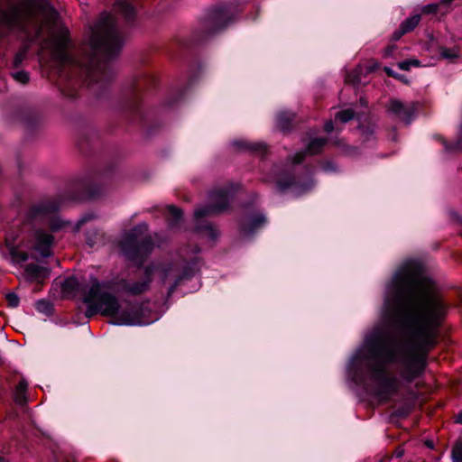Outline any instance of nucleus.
<instances>
[{"label":"nucleus","instance_id":"18","mask_svg":"<svg viewBox=\"0 0 462 462\" xmlns=\"http://www.w3.org/2000/svg\"><path fill=\"white\" fill-rule=\"evenodd\" d=\"M326 143L323 138H315L310 142L307 147V152L310 154L319 153Z\"/></svg>","mask_w":462,"mask_h":462},{"label":"nucleus","instance_id":"46","mask_svg":"<svg viewBox=\"0 0 462 462\" xmlns=\"http://www.w3.org/2000/svg\"><path fill=\"white\" fill-rule=\"evenodd\" d=\"M224 16H225L224 14H219L218 18H222Z\"/></svg>","mask_w":462,"mask_h":462},{"label":"nucleus","instance_id":"5","mask_svg":"<svg viewBox=\"0 0 462 462\" xmlns=\"http://www.w3.org/2000/svg\"><path fill=\"white\" fill-rule=\"evenodd\" d=\"M199 271L198 262L182 265L179 262L160 263L145 268L143 277L140 281L125 282L124 289L126 292L138 295L148 291L153 276H157L162 284L168 285V294L184 282L189 280Z\"/></svg>","mask_w":462,"mask_h":462},{"label":"nucleus","instance_id":"45","mask_svg":"<svg viewBox=\"0 0 462 462\" xmlns=\"http://www.w3.org/2000/svg\"><path fill=\"white\" fill-rule=\"evenodd\" d=\"M360 102H362L363 105H366V102L363 99H360Z\"/></svg>","mask_w":462,"mask_h":462},{"label":"nucleus","instance_id":"42","mask_svg":"<svg viewBox=\"0 0 462 462\" xmlns=\"http://www.w3.org/2000/svg\"><path fill=\"white\" fill-rule=\"evenodd\" d=\"M409 61H411V66L418 67L420 64V61L418 60H410Z\"/></svg>","mask_w":462,"mask_h":462},{"label":"nucleus","instance_id":"10","mask_svg":"<svg viewBox=\"0 0 462 462\" xmlns=\"http://www.w3.org/2000/svg\"><path fill=\"white\" fill-rule=\"evenodd\" d=\"M24 273L30 281L42 282L49 276L50 271L37 263H29L25 266Z\"/></svg>","mask_w":462,"mask_h":462},{"label":"nucleus","instance_id":"7","mask_svg":"<svg viewBox=\"0 0 462 462\" xmlns=\"http://www.w3.org/2000/svg\"><path fill=\"white\" fill-rule=\"evenodd\" d=\"M234 197L233 186H226L213 190L208 197V205L199 207L194 213L199 224L200 218L218 214L226 210Z\"/></svg>","mask_w":462,"mask_h":462},{"label":"nucleus","instance_id":"15","mask_svg":"<svg viewBox=\"0 0 462 462\" xmlns=\"http://www.w3.org/2000/svg\"><path fill=\"white\" fill-rule=\"evenodd\" d=\"M293 118V115L287 111H282L277 116V125L278 127L285 131L289 128L291 122Z\"/></svg>","mask_w":462,"mask_h":462},{"label":"nucleus","instance_id":"24","mask_svg":"<svg viewBox=\"0 0 462 462\" xmlns=\"http://www.w3.org/2000/svg\"><path fill=\"white\" fill-rule=\"evenodd\" d=\"M13 78L19 83L26 84L29 81V74L25 71H17L13 74Z\"/></svg>","mask_w":462,"mask_h":462},{"label":"nucleus","instance_id":"28","mask_svg":"<svg viewBox=\"0 0 462 462\" xmlns=\"http://www.w3.org/2000/svg\"><path fill=\"white\" fill-rule=\"evenodd\" d=\"M204 231L206 235L211 239H215L218 234L217 230L211 225H207L204 228Z\"/></svg>","mask_w":462,"mask_h":462},{"label":"nucleus","instance_id":"35","mask_svg":"<svg viewBox=\"0 0 462 462\" xmlns=\"http://www.w3.org/2000/svg\"><path fill=\"white\" fill-rule=\"evenodd\" d=\"M393 51H394V46H390V47L386 48V49L384 50L383 56H384V57L392 56V55H393Z\"/></svg>","mask_w":462,"mask_h":462},{"label":"nucleus","instance_id":"29","mask_svg":"<svg viewBox=\"0 0 462 462\" xmlns=\"http://www.w3.org/2000/svg\"><path fill=\"white\" fill-rule=\"evenodd\" d=\"M439 9V5L430 4L422 7V13L425 14H435Z\"/></svg>","mask_w":462,"mask_h":462},{"label":"nucleus","instance_id":"39","mask_svg":"<svg viewBox=\"0 0 462 462\" xmlns=\"http://www.w3.org/2000/svg\"><path fill=\"white\" fill-rule=\"evenodd\" d=\"M455 421L462 424V410L457 414Z\"/></svg>","mask_w":462,"mask_h":462},{"label":"nucleus","instance_id":"26","mask_svg":"<svg viewBox=\"0 0 462 462\" xmlns=\"http://www.w3.org/2000/svg\"><path fill=\"white\" fill-rule=\"evenodd\" d=\"M294 185V181L291 178H289L288 181H285L283 177H278L277 179V186L279 189L283 190Z\"/></svg>","mask_w":462,"mask_h":462},{"label":"nucleus","instance_id":"21","mask_svg":"<svg viewBox=\"0 0 462 462\" xmlns=\"http://www.w3.org/2000/svg\"><path fill=\"white\" fill-rule=\"evenodd\" d=\"M354 116H355V114H354L353 110L346 109V110L337 112L336 115V119L339 120L342 123H346V122L350 121L351 119H353Z\"/></svg>","mask_w":462,"mask_h":462},{"label":"nucleus","instance_id":"9","mask_svg":"<svg viewBox=\"0 0 462 462\" xmlns=\"http://www.w3.org/2000/svg\"><path fill=\"white\" fill-rule=\"evenodd\" d=\"M1 23L8 29H23L24 26L21 21V13L17 8L4 12L1 15Z\"/></svg>","mask_w":462,"mask_h":462},{"label":"nucleus","instance_id":"23","mask_svg":"<svg viewBox=\"0 0 462 462\" xmlns=\"http://www.w3.org/2000/svg\"><path fill=\"white\" fill-rule=\"evenodd\" d=\"M36 310L40 312L50 313L51 311V305L46 300H38L35 304Z\"/></svg>","mask_w":462,"mask_h":462},{"label":"nucleus","instance_id":"33","mask_svg":"<svg viewBox=\"0 0 462 462\" xmlns=\"http://www.w3.org/2000/svg\"><path fill=\"white\" fill-rule=\"evenodd\" d=\"M325 131L328 132V133H330L334 130V124L332 121H328L325 124Z\"/></svg>","mask_w":462,"mask_h":462},{"label":"nucleus","instance_id":"12","mask_svg":"<svg viewBox=\"0 0 462 462\" xmlns=\"http://www.w3.org/2000/svg\"><path fill=\"white\" fill-rule=\"evenodd\" d=\"M5 241L13 263L20 264L28 260V253L21 250L18 246H15L10 242L9 238H6Z\"/></svg>","mask_w":462,"mask_h":462},{"label":"nucleus","instance_id":"1","mask_svg":"<svg viewBox=\"0 0 462 462\" xmlns=\"http://www.w3.org/2000/svg\"><path fill=\"white\" fill-rule=\"evenodd\" d=\"M448 304L420 263L403 262L387 284L380 322L365 337L351 362L365 364L370 394L380 403L420 377L428 352L436 345Z\"/></svg>","mask_w":462,"mask_h":462},{"label":"nucleus","instance_id":"22","mask_svg":"<svg viewBox=\"0 0 462 462\" xmlns=\"http://www.w3.org/2000/svg\"><path fill=\"white\" fill-rule=\"evenodd\" d=\"M453 462H462V440H459L452 448L451 454Z\"/></svg>","mask_w":462,"mask_h":462},{"label":"nucleus","instance_id":"16","mask_svg":"<svg viewBox=\"0 0 462 462\" xmlns=\"http://www.w3.org/2000/svg\"><path fill=\"white\" fill-rule=\"evenodd\" d=\"M420 21V14H415V15H412V16L407 18L401 24L402 33H406V32L412 31L419 24Z\"/></svg>","mask_w":462,"mask_h":462},{"label":"nucleus","instance_id":"17","mask_svg":"<svg viewBox=\"0 0 462 462\" xmlns=\"http://www.w3.org/2000/svg\"><path fill=\"white\" fill-rule=\"evenodd\" d=\"M27 389V383L22 380L15 388L14 400L17 403L23 405L26 402L25 393Z\"/></svg>","mask_w":462,"mask_h":462},{"label":"nucleus","instance_id":"41","mask_svg":"<svg viewBox=\"0 0 462 462\" xmlns=\"http://www.w3.org/2000/svg\"><path fill=\"white\" fill-rule=\"evenodd\" d=\"M402 34L403 33H402V30L400 29V31H398V32H396L394 33L393 37H394L395 40H399L402 37Z\"/></svg>","mask_w":462,"mask_h":462},{"label":"nucleus","instance_id":"30","mask_svg":"<svg viewBox=\"0 0 462 462\" xmlns=\"http://www.w3.org/2000/svg\"><path fill=\"white\" fill-rule=\"evenodd\" d=\"M24 57H25V51H23L19 52V53L15 56L14 60V64H15V66L20 65V64L23 62V60Z\"/></svg>","mask_w":462,"mask_h":462},{"label":"nucleus","instance_id":"37","mask_svg":"<svg viewBox=\"0 0 462 462\" xmlns=\"http://www.w3.org/2000/svg\"><path fill=\"white\" fill-rule=\"evenodd\" d=\"M443 143H444L446 149L448 150V151H453V150L460 148V143H457L454 147L449 146L448 144L446 143V142H443Z\"/></svg>","mask_w":462,"mask_h":462},{"label":"nucleus","instance_id":"20","mask_svg":"<svg viewBox=\"0 0 462 462\" xmlns=\"http://www.w3.org/2000/svg\"><path fill=\"white\" fill-rule=\"evenodd\" d=\"M439 55L446 60H453L454 59L458 57V51L455 49H448L445 47H441L439 49Z\"/></svg>","mask_w":462,"mask_h":462},{"label":"nucleus","instance_id":"38","mask_svg":"<svg viewBox=\"0 0 462 462\" xmlns=\"http://www.w3.org/2000/svg\"><path fill=\"white\" fill-rule=\"evenodd\" d=\"M60 88H61V91L63 92L64 95L68 96V97H72L74 95L72 93H70L65 86H61L60 85Z\"/></svg>","mask_w":462,"mask_h":462},{"label":"nucleus","instance_id":"13","mask_svg":"<svg viewBox=\"0 0 462 462\" xmlns=\"http://www.w3.org/2000/svg\"><path fill=\"white\" fill-rule=\"evenodd\" d=\"M115 8L116 12L125 16V19L131 20L134 15V8L127 0H118Z\"/></svg>","mask_w":462,"mask_h":462},{"label":"nucleus","instance_id":"27","mask_svg":"<svg viewBox=\"0 0 462 462\" xmlns=\"http://www.w3.org/2000/svg\"><path fill=\"white\" fill-rule=\"evenodd\" d=\"M5 298L9 307L16 308L19 305L20 300L15 293H8Z\"/></svg>","mask_w":462,"mask_h":462},{"label":"nucleus","instance_id":"2","mask_svg":"<svg viewBox=\"0 0 462 462\" xmlns=\"http://www.w3.org/2000/svg\"><path fill=\"white\" fill-rule=\"evenodd\" d=\"M28 23H34L36 37H40L44 30L49 39L41 43L40 60H43V51H48L51 60L60 67V79H66L69 75H86L89 83L98 82L100 76L111 75L107 64L100 60L98 56L111 58L116 55L124 43V38L118 31L112 15L103 14L92 28L89 46L92 57L87 63L78 61L69 52L70 41L68 31L55 29L57 13L46 2L30 1L26 9Z\"/></svg>","mask_w":462,"mask_h":462},{"label":"nucleus","instance_id":"47","mask_svg":"<svg viewBox=\"0 0 462 462\" xmlns=\"http://www.w3.org/2000/svg\"><path fill=\"white\" fill-rule=\"evenodd\" d=\"M442 1L445 3H448V2H451L452 0H442Z\"/></svg>","mask_w":462,"mask_h":462},{"label":"nucleus","instance_id":"3","mask_svg":"<svg viewBox=\"0 0 462 462\" xmlns=\"http://www.w3.org/2000/svg\"><path fill=\"white\" fill-rule=\"evenodd\" d=\"M59 208L53 201H45L34 206L28 213L32 228L25 238L26 247L35 255L33 257H49L52 254L55 234L66 226L59 217L51 216Z\"/></svg>","mask_w":462,"mask_h":462},{"label":"nucleus","instance_id":"14","mask_svg":"<svg viewBox=\"0 0 462 462\" xmlns=\"http://www.w3.org/2000/svg\"><path fill=\"white\" fill-rule=\"evenodd\" d=\"M182 217V213L180 209L174 206H168L167 207V213H166V218L168 221V225L170 227L173 228L175 227L178 223L180 221Z\"/></svg>","mask_w":462,"mask_h":462},{"label":"nucleus","instance_id":"31","mask_svg":"<svg viewBox=\"0 0 462 462\" xmlns=\"http://www.w3.org/2000/svg\"><path fill=\"white\" fill-rule=\"evenodd\" d=\"M305 153H306V152H297L295 154V156L293 157L292 162L295 163V164L301 162L303 161L304 157H305Z\"/></svg>","mask_w":462,"mask_h":462},{"label":"nucleus","instance_id":"25","mask_svg":"<svg viewBox=\"0 0 462 462\" xmlns=\"http://www.w3.org/2000/svg\"><path fill=\"white\" fill-rule=\"evenodd\" d=\"M78 285V282L76 279L74 278H69L67 279L63 283V291L67 292H72L76 286Z\"/></svg>","mask_w":462,"mask_h":462},{"label":"nucleus","instance_id":"8","mask_svg":"<svg viewBox=\"0 0 462 462\" xmlns=\"http://www.w3.org/2000/svg\"><path fill=\"white\" fill-rule=\"evenodd\" d=\"M388 110L400 119L406 123H410L411 117L415 114L416 106L413 103L403 104L397 99H393L388 105Z\"/></svg>","mask_w":462,"mask_h":462},{"label":"nucleus","instance_id":"32","mask_svg":"<svg viewBox=\"0 0 462 462\" xmlns=\"http://www.w3.org/2000/svg\"><path fill=\"white\" fill-rule=\"evenodd\" d=\"M398 67L402 70H409L411 67V61L404 60L398 63Z\"/></svg>","mask_w":462,"mask_h":462},{"label":"nucleus","instance_id":"43","mask_svg":"<svg viewBox=\"0 0 462 462\" xmlns=\"http://www.w3.org/2000/svg\"><path fill=\"white\" fill-rule=\"evenodd\" d=\"M402 455H403V451L402 450H399V451L396 452V456L398 457H401Z\"/></svg>","mask_w":462,"mask_h":462},{"label":"nucleus","instance_id":"40","mask_svg":"<svg viewBox=\"0 0 462 462\" xmlns=\"http://www.w3.org/2000/svg\"><path fill=\"white\" fill-rule=\"evenodd\" d=\"M384 71L387 73L388 76L396 77V75H394L393 71L388 67L384 68Z\"/></svg>","mask_w":462,"mask_h":462},{"label":"nucleus","instance_id":"19","mask_svg":"<svg viewBox=\"0 0 462 462\" xmlns=\"http://www.w3.org/2000/svg\"><path fill=\"white\" fill-rule=\"evenodd\" d=\"M234 145L237 148H245L251 151H263L265 149V146L263 143H251L245 141H236Z\"/></svg>","mask_w":462,"mask_h":462},{"label":"nucleus","instance_id":"44","mask_svg":"<svg viewBox=\"0 0 462 462\" xmlns=\"http://www.w3.org/2000/svg\"><path fill=\"white\" fill-rule=\"evenodd\" d=\"M378 65L377 64H374V66L371 67L370 70H374V69L377 67Z\"/></svg>","mask_w":462,"mask_h":462},{"label":"nucleus","instance_id":"4","mask_svg":"<svg viewBox=\"0 0 462 462\" xmlns=\"http://www.w3.org/2000/svg\"><path fill=\"white\" fill-rule=\"evenodd\" d=\"M83 301L88 305L85 315L91 318L97 313L113 318V324L125 326H142L146 323L142 319L135 307L122 309L117 298L107 291V286L97 278H90L88 288L83 289Z\"/></svg>","mask_w":462,"mask_h":462},{"label":"nucleus","instance_id":"34","mask_svg":"<svg viewBox=\"0 0 462 462\" xmlns=\"http://www.w3.org/2000/svg\"><path fill=\"white\" fill-rule=\"evenodd\" d=\"M347 82H352V83H358L360 81L359 79H357V77L356 75H348L346 79Z\"/></svg>","mask_w":462,"mask_h":462},{"label":"nucleus","instance_id":"11","mask_svg":"<svg viewBox=\"0 0 462 462\" xmlns=\"http://www.w3.org/2000/svg\"><path fill=\"white\" fill-rule=\"evenodd\" d=\"M267 220L263 214H256L251 217L248 221L243 224L242 229L244 233L250 234L262 227L266 224Z\"/></svg>","mask_w":462,"mask_h":462},{"label":"nucleus","instance_id":"36","mask_svg":"<svg viewBox=\"0 0 462 462\" xmlns=\"http://www.w3.org/2000/svg\"><path fill=\"white\" fill-rule=\"evenodd\" d=\"M92 217V216L90 215H88V216H85L83 217L78 223V228L79 227V226H81L82 224L86 223L87 221H88L90 218Z\"/></svg>","mask_w":462,"mask_h":462},{"label":"nucleus","instance_id":"6","mask_svg":"<svg viewBox=\"0 0 462 462\" xmlns=\"http://www.w3.org/2000/svg\"><path fill=\"white\" fill-rule=\"evenodd\" d=\"M147 225L140 224L130 233L125 234L120 242L124 254L137 264L143 263L153 247L152 238L147 235Z\"/></svg>","mask_w":462,"mask_h":462}]
</instances>
